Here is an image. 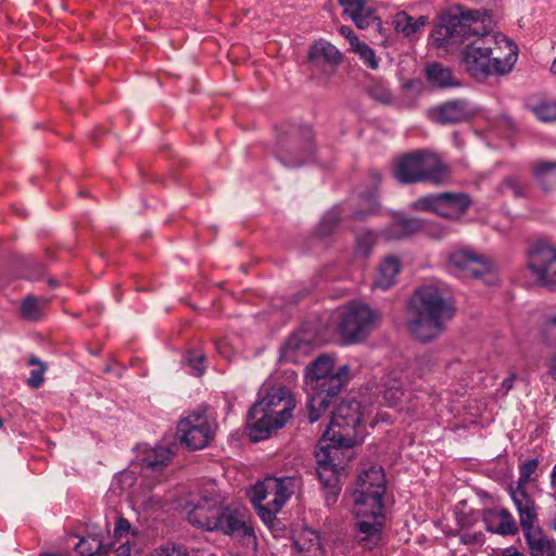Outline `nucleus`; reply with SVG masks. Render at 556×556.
Wrapping results in <instances>:
<instances>
[{
  "label": "nucleus",
  "instance_id": "1",
  "mask_svg": "<svg viewBox=\"0 0 556 556\" xmlns=\"http://www.w3.org/2000/svg\"><path fill=\"white\" fill-rule=\"evenodd\" d=\"M485 10H467L450 16L432 34L438 48L465 43L460 63L475 78L504 75L516 63L517 46L506 36L492 31Z\"/></svg>",
  "mask_w": 556,
  "mask_h": 556
},
{
  "label": "nucleus",
  "instance_id": "2",
  "mask_svg": "<svg viewBox=\"0 0 556 556\" xmlns=\"http://www.w3.org/2000/svg\"><path fill=\"white\" fill-rule=\"evenodd\" d=\"M386 475L381 466L363 470L352 492L353 513L357 520L355 538L366 549H372L381 541L386 521Z\"/></svg>",
  "mask_w": 556,
  "mask_h": 556
},
{
  "label": "nucleus",
  "instance_id": "3",
  "mask_svg": "<svg viewBox=\"0 0 556 556\" xmlns=\"http://www.w3.org/2000/svg\"><path fill=\"white\" fill-rule=\"evenodd\" d=\"M408 329L419 341H431L453 319L455 305L451 296L435 286L418 288L410 299Z\"/></svg>",
  "mask_w": 556,
  "mask_h": 556
},
{
  "label": "nucleus",
  "instance_id": "4",
  "mask_svg": "<svg viewBox=\"0 0 556 556\" xmlns=\"http://www.w3.org/2000/svg\"><path fill=\"white\" fill-rule=\"evenodd\" d=\"M348 365L334 370V358L321 354L306 368L305 384L308 388L307 410L311 424L316 422L328 409L331 401L350 381Z\"/></svg>",
  "mask_w": 556,
  "mask_h": 556
},
{
  "label": "nucleus",
  "instance_id": "5",
  "mask_svg": "<svg viewBox=\"0 0 556 556\" xmlns=\"http://www.w3.org/2000/svg\"><path fill=\"white\" fill-rule=\"evenodd\" d=\"M264 392L265 395L248 413L249 435L254 442L265 440L271 431L282 428L296 405L293 394L285 386L276 384Z\"/></svg>",
  "mask_w": 556,
  "mask_h": 556
},
{
  "label": "nucleus",
  "instance_id": "6",
  "mask_svg": "<svg viewBox=\"0 0 556 556\" xmlns=\"http://www.w3.org/2000/svg\"><path fill=\"white\" fill-rule=\"evenodd\" d=\"M300 488V479L296 477H267L252 485L247 495L254 506L257 516L270 530L274 536L285 532L277 518V514Z\"/></svg>",
  "mask_w": 556,
  "mask_h": 556
},
{
  "label": "nucleus",
  "instance_id": "7",
  "mask_svg": "<svg viewBox=\"0 0 556 556\" xmlns=\"http://www.w3.org/2000/svg\"><path fill=\"white\" fill-rule=\"evenodd\" d=\"M393 175L404 185L419 181L441 185L448 179L450 170L435 154L417 151L397 157L393 165Z\"/></svg>",
  "mask_w": 556,
  "mask_h": 556
},
{
  "label": "nucleus",
  "instance_id": "8",
  "mask_svg": "<svg viewBox=\"0 0 556 556\" xmlns=\"http://www.w3.org/2000/svg\"><path fill=\"white\" fill-rule=\"evenodd\" d=\"M354 445L339 443L332 435L323 433L315 451L317 476L324 488L330 490L336 500L339 494L338 478L350 462V448Z\"/></svg>",
  "mask_w": 556,
  "mask_h": 556
},
{
  "label": "nucleus",
  "instance_id": "9",
  "mask_svg": "<svg viewBox=\"0 0 556 556\" xmlns=\"http://www.w3.org/2000/svg\"><path fill=\"white\" fill-rule=\"evenodd\" d=\"M276 157L287 167L303 165L314 153V136L308 126L281 129L276 142Z\"/></svg>",
  "mask_w": 556,
  "mask_h": 556
},
{
  "label": "nucleus",
  "instance_id": "10",
  "mask_svg": "<svg viewBox=\"0 0 556 556\" xmlns=\"http://www.w3.org/2000/svg\"><path fill=\"white\" fill-rule=\"evenodd\" d=\"M364 428L359 402L342 401L333 410L324 433L338 439L341 444L355 445L363 440Z\"/></svg>",
  "mask_w": 556,
  "mask_h": 556
},
{
  "label": "nucleus",
  "instance_id": "11",
  "mask_svg": "<svg viewBox=\"0 0 556 556\" xmlns=\"http://www.w3.org/2000/svg\"><path fill=\"white\" fill-rule=\"evenodd\" d=\"M217 428L215 417L199 408L178 421L177 438L187 448L198 451L211 444Z\"/></svg>",
  "mask_w": 556,
  "mask_h": 556
},
{
  "label": "nucleus",
  "instance_id": "12",
  "mask_svg": "<svg viewBox=\"0 0 556 556\" xmlns=\"http://www.w3.org/2000/svg\"><path fill=\"white\" fill-rule=\"evenodd\" d=\"M472 205V199L465 192H440L427 194L410 203L415 211L433 212L441 217L458 220Z\"/></svg>",
  "mask_w": 556,
  "mask_h": 556
},
{
  "label": "nucleus",
  "instance_id": "13",
  "mask_svg": "<svg viewBox=\"0 0 556 556\" xmlns=\"http://www.w3.org/2000/svg\"><path fill=\"white\" fill-rule=\"evenodd\" d=\"M447 266L453 275L462 279H481L484 283L492 285L496 278L488 257L466 249L452 252Z\"/></svg>",
  "mask_w": 556,
  "mask_h": 556
},
{
  "label": "nucleus",
  "instance_id": "14",
  "mask_svg": "<svg viewBox=\"0 0 556 556\" xmlns=\"http://www.w3.org/2000/svg\"><path fill=\"white\" fill-rule=\"evenodd\" d=\"M377 314L367 305L353 302L348 305L338 325L340 333L350 342H356L371 330Z\"/></svg>",
  "mask_w": 556,
  "mask_h": 556
},
{
  "label": "nucleus",
  "instance_id": "15",
  "mask_svg": "<svg viewBox=\"0 0 556 556\" xmlns=\"http://www.w3.org/2000/svg\"><path fill=\"white\" fill-rule=\"evenodd\" d=\"M528 267L535 280L556 291V250L543 241L535 242L528 252Z\"/></svg>",
  "mask_w": 556,
  "mask_h": 556
},
{
  "label": "nucleus",
  "instance_id": "16",
  "mask_svg": "<svg viewBox=\"0 0 556 556\" xmlns=\"http://www.w3.org/2000/svg\"><path fill=\"white\" fill-rule=\"evenodd\" d=\"M359 203L364 207L362 210L348 211L346 205H336L330 208L321 218L318 226L316 227V235L320 238H325L332 233L342 218V215L349 216L353 219H364L367 216L377 212L378 202L376 193L370 192L368 194L359 195Z\"/></svg>",
  "mask_w": 556,
  "mask_h": 556
},
{
  "label": "nucleus",
  "instance_id": "17",
  "mask_svg": "<svg viewBox=\"0 0 556 556\" xmlns=\"http://www.w3.org/2000/svg\"><path fill=\"white\" fill-rule=\"evenodd\" d=\"M215 532L225 535L253 536L254 531L250 521L249 510L238 504H229L220 506L219 514L216 518Z\"/></svg>",
  "mask_w": 556,
  "mask_h": 556
},
{
  "label": "nucleus",
  "instance_id": "18",
  "mask_svg": "<svg viewBox=\"0 0 556 556\" xmlns=\"http://www.w3.org/2000/svg\"><path fill=\"white\" fill-rule=\"evenodd\" d=\"M222 501L215 492H205L188 510V521L194 527L214 532Z\"/></svg>",
  "mask_w": 556,
  "mask_h": 556
},
{
  "label": "nucleus",
  "instance_id": "19",
  "mask_svg": "<svg viewBox=\"0 0 556 556\" xmlns=\"http://www.w3.org/2000/svg\"><path fill=\"white\" fill-rule=\"evenodd\" d=\"M420 231L427 232L434 239H441L447 233L444 227L418 218H397L384 230V236L387 239L400 240Z\"/></svg>",
  "mask_w": 556,
  "mask_h": 556
},
{
  "label": "nucleus",
  "instance_id": "20",
  "mask_svg": "<svg viewBox=\"0 0 556 556\" xmlns=\"http://www.w3.org/2000/svg\"><path fill=\"white\" fill-rule=\"evenodd\" d=\"M475 114L471 104L463 99L444 102L428 111V117L441 125L459 124L470 119Z\"/></svg>",
  "mask_w": 556,
  "mask_h": 556
},
{
  "label": "nucleus",
  "instance_id": "21",
  "mask_svg": "<svg viewBox=\"0 0 556 556\" xmlns=\"http://www.w3.org/2000/svg\"><path fill=\"white\" fill-rule=\"evenodd\" d=\"M482 521L489 532L503 536H513L519 531L516 519L507 508L484 509Z\"/></svg>",
  "mask_w": 556,
  "mask_h": 556
},
{
  "label": "nucleus",
  "instance_id": "22",
  "mask_svg": "<svg viewBox=\"0 0 556 556\" xmlns=\"http://www.w3.org/2000/svg\"><path fill=\"white\" fill-rule=\"evenodd\" d=\"M510 497L517 509L522 533L540 528L535 501L527 491H510Z\"/></svg>",
  "mask_w": 556,
  "mask_h": 556
},
{
  "label": "nucleus",
  "instance_id": "23",
  "mask_svg": "<svg viewBox=\"0 0 556 556\" xmlns=\"http://www.w3.org/2000/svg\"><path fill=\"white\" fill-rule=\"evenodd\" d=\"M342 15L359 29H366L377 20L376 10L369 0H338Z\"/></svg>",
  "mask_w": 556,
  "mask_h": 556
},
{
  "label": "nucleus",
  "instance_id": "24",
  "mask_svg": "<svg viewBox=\"0 0 556 556\" xmlns=\"http://www.w3.org/2000/svg\"><path fill=\"white\" fill-rule=\"evenodd\" d=\"M408 382V372L392 371L384 382L382 397L387 405L393 407L399 405L414 390Z\"/></svg>",
  "mask_w": 556,
  "mask_h": 556
},
{
  "label": "nucleus",
  "instance_id": "25",
  "mask_svg": "<svg viewBox=\"0 0 556 556\" xmlns=\"http://www.w3.org/2000/svg\"><path fill=\"white\" fill-rule=\"evenodd\" d=\"M292 545L298 556H321L323 547L319 533L303 528L292 536Z\"/></svg>",
  "mask_w": 556,
  "mask_h": 556
},
{
  "label": "nucleus",
  "instance_id": "26",
  "mask_svg": "<svg viewBox=\"0 0 556 556\" xmlns=\"http://www.w3.org/2000/svg\"><path fill=\"white\" fill-rule=\"evenodd\" d=\"M523 538L531 556H556V541L547 536L541 527L523 533Z\"/></svg>",
  "mask_w": 556,
  "mask_h": 556
},
{
  "label": "nucleus",
  "instance_id": "27",
  "mask_svg": "<svg viewBox=\"0 0 556 556\" xmlns=\"http://www.w3.org/2000/svg\"><path fill=\"white\" fill-rule=\"evenodd\" d=\"M400 271V260L394 255L386 257L378 266L374 287L383 291L390 289L396 282Z\"/></svg>",
  "mask_w": 556,
  "mask_h": 556
},
{
  "label": "nucleus",
  "instance_id": "28",
  "mask_svg": "<svg viewBox=\"0 0 556 556\" xmlns=\"http://www.w3.org/2000/svg\"><path fill=\"white\" fill-rule=\"evenodd\" d=\"M428 81L435 88L447 89L460 86V81L454 76L450 67L434 62L426 67Z\"/></svg>",
  "mask_w": 556,
  "mask_h": 556
},
{
  "label": "nucleus",
  "instance_id": "29",
  "mask_svg": "<svg viewBox=\"0 0 556 556\" xmlns=\"http://www.w3.org/2000/svg\"><path fill=\"white\" fill-rule=\"evenodd\" d=\"M113 533L115 540L122 541L121 544H127L130 548L139 552L142 536L140 531L134 528L128 519L123 516L117 517L114 522Z\"/></svg>",
  "mask_w": 556,
  "mask_h": 556
},
{
  "label": "nucleus",
  "instance_id": "30",
  "mask_svg": "<svg viewBox=\"0 0 556 556\" xmlns=\"http://www.w3.org/2000/svg\"><path fill=\"white\" fill-rule=\"evenodd\" d=\"M308 59L314 63L323 61L332 65H338L342 61V55L329 41L319 39L309 48Z\"/></svg>",
  "mask_w": 556,
  "mask_h": 556
},
{
  "label": "nucleus",
  "instance_id": "31",
  "mask_svg": "<svg viewBox=\"0 0 556 556\" xmlns=\"http://www.w3.org/2000/svg\"><path fill=\"white\" fill-rule=\"evenodd\" d=\"M302 337L303 333H293L288 338L281 349V357L285 361L296 363L302 355L311 351V343Z\"/></svg>",
  "mask_w": 556,
  "mask_h": 556
},
{
  "label": "nucleus",
  "instance_id": "32",
  "mask_svg": "<svg viewBox=\"0 0 556 556\" xmlns=\"http://www.w3.org/2000/svg\"><path fill=\"white\" fill-rule=\"evenodd\" d=\"M394 28L397 33L403 34L405 37H410L419 33L427 24V16H419L414 18L406 12H399L393 20Z\"/></svg>",
  "mask_w": 556,
  "mask_h": 556
},
{
  "label": "nucleus",
  "instance_id": "33",
  "mask_svg": "<svg viewBox=\"0 0 556 556\" xmlns=\"http://www.w3.org/2000/svg\"><path fill=\"white\" fill-rule=\"evenodd\" d=\"M173 457V452L165 446H156L144 452L142 462L144 470L157 471L167 466Z\"/></svg>",
  "mask_w": 556,
  "mask_h": 556
},
{
  "label": "nucleus",
  "instance_id": "34",
  "mask_svg": "<svg viewBox=\"0 0 556 556\" xmlns=\"http://www.w3.org/2000/svg\"><path fill=\"white\" fill-rule=\"evenodd\" d=\"M75 551L80 556H104L106 554V545L103 544L100 534H87L81 536L75 545Z\"/></svg>",
  "mask_w": 556,
  "mask_h": 556
},
{
  "label": "nucleus",
  "instance_id": "35",
  "mask_svg": "<svg viewBox=\"0 0 556 556\" xmlns=\"http://www.w3.org/2000/svg\"><path fill=\"white\" fill-rule=\"evenodd\" d=\"M540 462L538 458H529L522 462L519 465V477L516 483V486H511L510 491H527L526 486L535 482L538 479L536 470L539 468Z\"/></svg>",
  "mask_w": 556,
  "mask_h": 556
},
{
  "label": "nucleus",
  "instance_id": "36",
  "mask_svg": "<svg viewBox=\"0 0 556 556\" xmlns=\"http://www.w3.org/2000/svg\"><path fill=\"white\" fill-rule=\"evenodd\" d=\"M533 176L543 189L556 186V162H539L533 167Z\"/></svg>",
  "mask_w": 556,
  "mask_h": 556
},
{
  "label": "nucleus",
  "instance_id": "37",
  "mask_svg": "<svg viewBox=\"0 0 556 556\" xmlns=\"http://www.w3.org/2000/svg\"><path fill=\"white\" fill-rule=\"evenodd\" d=\"M45 303L35 295H27L21 303L20 312L23 319L38 321L43 316Z\"/></svg>",
  "mask_w": 556,
  "mask_h": 556
},
{
  "label": "nucleus",
  "instance_id": "38",
  "mask_svg": "<svg viewBox=\"0 0 556 556\" xmlns=\"http://www.w3.org/2000/svg\"><path fill=\"white\" fill-rule=\"evenodd\" d=\"M369 97L384 105H390L393 102V97L387 81L382 79H370L366 86Z\"/></svg>",
  "mask_w": 556,
  "mask_h": 556
},
{
  "label": "nucleus",
  "instance_id": "39",
  "mask_svg": "<svg viewBox=\"0 0 556 556\" xmlns=\"http://www.w3.org/2000/svg\"><path fill=\"white\" fill-rule=\"evenodd\" d=\"M376 244V236L370 230H364L357 233L354 250V260L367 258Z\"/></svg>",
  "mask_w": 556,
  "mask_h": 556
},
{
  "label": "nucleus",
  "instance_id": "40",
  "mask_svg": "<svg viewBox=\"0 0 556 556\" xmlns=\"http://www.w3.org/2000/svg\"><path fill=\"white\" fill-rule=\"evenodd\" d=\"M185 362L191 368V374L195 377H200L206 369L205 354L200 350L187 351L184 356Z\"/></svg>",
  "mask_w": 556,
  "mask_h": 556
},
{
  "label": "nucleus",
  "instance_id": "41",
  "mask_svg": "<svg viewBox=\"0 0 556 556\" xmlns=\"http://www.w3.org/2000/svg\"><path fill=\"white\" fill-rule=\"evenodd\" d=\"M352 51L358 54L363 63L369 68L377 70L379 67L380 59L376 55L375 50L371 49L366 42L362 41Z\"/></svg>",
  "mask_w": 556,
  "mask_h": 556
},
{
  "label": "nucleus",
  "instance_id": "42",
  "mask_svg": "<svg viewBox=\"0 0 556 556\" xmlns=\"http://www.w3.org/2000/svg\"><path fill=\"white\" fill-rule=\"evenodd\" d=\"M534 115L542 122H556V102H544L533 108Z\"/></svg>",
  "mask_w": 556,
  "mask_h": 556
},
{
  "label": "nucleus",
  "instance_id": "43",
  "mask_svg": "<svg viewBox=\"0 0 556 556\" xmlns=\"http://www.w3.org/2000/svg\"><path fill=\"white\" fill-rule=\"evenodd\" d=\"M503 188L509 190L515 198H522L528 191L527 185L515 177L505 179Z\"/></svg>",
  "mask_w": 556,
  "mask_h": 556
},
{
  "label": "nucleus",
  "instance_id": "44",
  "mask_svg": "<svg viewBox=\"0 0 556 556\" xmlns=\"http://www.w3.org/2000/svg\"><path fill=\"white\" fill-rule=\"evenodd\" d=\"M459 542L464 545L482 546L484 543V534L481 531H465L459 534Z\"/></svg>",
  "mask_w": 556,
  "mask_h": 556
},
{
  "label": "nucleus",
  "instance_id": "45",
  "mask_svg": "<svg viewBox=\"0 0 556 556\" xmlns=\"http://www.w3.org/2000/svg\"><path fill=\"white\" fill-rule=\"evenodd\" d=\"M542 329L546 336L556 337V306L545 315Z\"/></svg>",
  "mask_w": 556,
  "mask_h": 556
},
{
  "label": "nucleus",
  "instance_id": "46",
  "mask_svg": "<svg viewBox=\"0 0 556 556\" xmlns=\"http://www.w3.org/2000/svg\"><path fill=\"white\" fill-rule=\"evenodd\" d=\"M47 370V366H41L39 368L33 369L30 371L29 378L27 379V384L34 389H38L43 383V375Z\"/></svg>",
  "mask_w": 556,
  "mask_h": 556
},
{
  "label": "nucleus",
  "instance_id": "47",
  "mask_svg": "<svg viewBox=\"0 0 556 556\" xmlns=\"http://www.w3.org/2000/svg\"><path fill=\"white\" fill-rule=\"evenodd\" d=\"M338 30L342 37L349 40L351 50L362 42L350 26L341 25Z\"/></svg>",
  "mask_w": 556,
  "mask_h": 556
},
{
  "label": "nucleus",
  "instance_id": "48",
  "mask_svg": "<svg viewBox=\"0 0 556 556\" xmlns=\"http://www.w3.org/2000/svg\"><path fill=\"white\" fill-rule=\"evenodd\" d=\"M108 551L109 546H106V554L104 556H130L131 548L127 544H121L111 554Z\"/></svg>",
  "mask_w": 556,
  "mask_h": 556
},
{
  "label": "nucleus",
  "instance_id": "49",
  "mask_svg": "<svg viewBox=\"0 0 556 556\" xmlns=\"http://www.w3.org/2000/svg\"><path fill=\"white\" fill-rule=\"evenodd\" d=\"M494 556H526L522 552H520L515 546H509L501 549Z\"/></svg>",
  "mask_w": 556,
  "mask_h": 556
},
{
  "label": "nucleus",
  "instance_id": "50",
  "mask_svg": "<svg viewBox=\"0 0 556 556\" xmlns=\"http://www.w3.org/2000/svg\"><path fill=\"white\" fill-rule=\"evenodd\" d=\"M457 525L462 529L470 528L473 525V520L470 516L462 514L457 517Z\"/></svg>",
  "mask_w": 556,
  "mask_h": 556
},
{
  "label": "nucleus",
  "instance_id": "51",
  "mask_svg": "<svg viewBox=\"0 0 556 556\" xmlns=\"http://www.w3.org/2000/svg\"><path fill=\"white\" fill-rule=\"evenodd\" d=\"M549 478H551L549 486H551V490L553 491V497L556 501V464L552 468Z\"/></svg>",
  "mask_w": 556,
  "mask_h": 556
},
{
  "label": "nucleus",
  "instance_id": "52",
  "mask_svg": "<svg viewBox=\"0 0 556 556\" xmlns=\"http://www.w3.org/2000/svg\"><path fill=\"white\" fill-rule=\"evenodd\" d=\"M215 348H216V351L223 355V356H228V353L226 351V341L225 340H219V341H216L215 342Z\"/></svg>",
  "mask_w": 556,
  "mask_h": 556
},
{
  "label": "nucleus",
  "instance_id": "53",
  "mask_svg": "<svg viewBox=\"0 0 556 556\" xmlns=\"http://www.w3.org/2000/svg\"><path fill=\"white\" fill-rule=\"evenodd\" d=\"M369 177H370L372 184L375 185V187L377 188L381 182V178H382L381 174L378 170H372V172H370Z\"/></svg>",
  "mask_w": 556,
  "mask_h": 556
},
{
  "label": "nucleus",
  "instance_id": "54",
  "mask_svg": "<svg viewBox=\"0 0 556 556\" xmlns=\"http://www.w3.org/2000/svg\"><path fill=\"white\" fill-rule=\"evenodd\" d=\"M548 370L554 380H556V355L551 359Z\"/></svg>",
  "mask_w": 556,
  "mask_h": 556
},
{
  "label": "nucleus",
  "instance_id": "55",
  "mask_svg": "<svg viewBox=\"0 0 556 556\" xmlns=\"http://www.w3.org/2000/svg\"><path fill=\"white\" fill-rule=\"evenodd\" d=\"M514 379H515V376L511 375L510 377L506 378L503 380V388L506 390V391H509L511 388H513V383H514Z\"/></svg>",
  "mask_w": 556,
  "mask_h": 556
},
{
  "label": "nucleus",
  "instance_id": "56",
  "mask_svg": "<svg viewBox=\"0 0 556 556\" xmlns=\"http://www.w3.org/2000/svg\"><path fill=\"white\" fill-rule=\"evenodd\" d=\"M28 365H30V366H38V368L41 367V366H46L36 356H30V358L28 359Z\"/></svg>",
  "mask_w": 556,
  "mask_h": 556
},
{
  "label": "nucleus",
  "instance_id": "57",
  "mask_svg": "<svg viewBox=\"0 0 556 556\" xmlns=\"http://www.w3.org/2000/svg\"><path fill=\"white\" fill-rule=\"evenodd\" d=\"M549 527L556 532V514L551 519Z\"/></svg>",
  "mask_w": 556,
  "mask_h": 556
},
{
  "label": "nucleus",
  "instance_id": "58",
  "mask_svg": "<svg viewBox=\"0 0 556 556\" xmlns=\"http://www.w3.org/2000/svg\"><path fill=\"white\" fill-rule=\"evenodd\" d=\"M21 276H22L23 278H25V279H33V278H35V276H33V275H30V274H26V273L22 274Z\"/></svg>",
  "mask_w": 556,
  "mask_h": 556
},
{
  "label": "nucleus",
  "instance_id": "59",
  "mask_svg": "<svg viewBox=\"0 0 556 556\" xmlns=\"http://www.w3.org/2000/svg\"><path fill=\"white\" fill-rule=\"evenodd\" d=\"M551 71L556 74V59L554 60V62L552 63V66H551Z\"/></svg>",
  "mask_w": 556,
  "mask_h": 556
},
{
  "label": "nucleus",
  "instance_id": "60",
  "mask_svg": "<svg viewBox=\"0 0 556 556\" xmlns=\"http://www.w3.org/2000/svg\"><path fill=\"white\" fill-rule=\"evenodd\" d=\"M36 267H37V274L40 275L42 273V266L40 264H37Z\"/></svg>",
  "mask_w": 556,
  "mask_h": 556
},
{
  "label": "nucleus",
  "instance_id": "61",
  "mask_svg": "<svg viewBox=\"0 0 556 556\" xmlns=\"http://www.w3.org/2000/svg\"><path fill=\"white\" fill-rule=\"evenodd\" d=\"M3 427V420L0 418V428Z\"/></svg>",
  "mask_w": 556,
  "mask_h": 556
}]
</instances>
